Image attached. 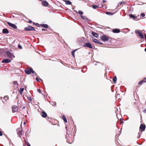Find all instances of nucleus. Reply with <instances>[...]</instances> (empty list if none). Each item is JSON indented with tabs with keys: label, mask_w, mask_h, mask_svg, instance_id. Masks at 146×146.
<instances>
[{
	"label": "nucleus",
	"mask_w": 146,
	"mask_h": 146,
	"mask_svg": "<svg viewBox=\"0 0 146 146\" xmlns=\"http://www.w3.org/2000/svg\"><path fill=\"white\" fill-rule=\"evenodd\" d=\"M36 81H37L39 82V81L38 78L37 77H36Z\"/></svg>",
	"instance_id": "nucleus-38"
},
{
	"label": "nucleus",
	"mask_w": 146,
	"mask_h": 146,
	"mask_svg": "<svg viewBox=\"0 0 146 146\" xmlns=\"http://www.w3.org/2000/svg\"><path fill=\"white\" fill-rule=\"evenodd\" d=\"M41 26L42 27L45 28H48V25L46 24H42Z\"/></svg>",
	"instance_id": "nucleus-18"
},
{
	"label": "nucleus",
	"mask_w": 146,
	"mask_h": 146,
	"mask_svg": "<svg viewBox=\"0 0 146 146\" xmlns=\"http://www.w3.org/2000/svg\"><path fill=\"white\" fill-rule=\"evenodd\" d=\"M64 1L67 5H70L72 4V2L69 1L64 0Z\"/></svg>",
	"instance_id": "nucleus-12"
},
{
	"label": "nucleus",
	"mask_w": 146,
	"mask_h": 146,
	"mask_svg": "<svg viewBox=\"0 0 146 146\" xmlns=\"http://www.w3.org/2000/svg\"><path fill=\"white\" fill-rule=\"evenodd\" d=\"M81 16L83 19H84V20H86L87 18L85 16Z\"/></svg>",
	"instance_id": "nucleus-31"
},
{
	"label": "nucleus",
	"mask_w": 146,
	"mask_h": 146,
	"mask_svg": "<svg viewBox=\"0 0 146 146\" xmlns=\"http://www.w3.org/2000/svg\"><path fill=\"white\" fill-rule=\"evenodd\" d=\"M119 96V94H118V95H117V96Z\"/></svg>",
	"instance_id": "nucleus-51"
},
{
	"label": "nucleus",
	"mask_w": 146,
	"mask_h": 146,
	"mask_svg": "<svg viewBox=\"0 0 146 146\" xmlns=\"http://www.w3.org/2000/svg\"><path fill=\"white\" fill-rule=\"evenodd\" d=\"M12 112L15 113L17 110V108L16 106H14L12 107Z\"/></svg>",
	"instance_id": "nucleus-9"
},
{
	"label": "nucleus",
	"mask_w": 146,
	"mask_h": 146,
	"mask_svg": "<svg viewBox=\"0 0 146 146\" xmlns=\"http://www.w3.org/2000/svg\"><path fill=\"white\" fill-rule=\"evenodd\" d=\"M3 135L2 132L0 131V136H2Z\"/></svg>",
	"instance_id": "nucleus-39"
},
{
	"label": "nucleus",
	"mask_w": 146,
	"mask_h": 146,
	"mask_svg": "<svg viewBox=\"0 0 146 146\" xmlns=\"http://www.w3.org/2000/svg\"><path fill=\"white\" fill-rule=\"evenodd\" d=\"M92 7L94 9H97V8H98L99 7L98 6L96 5H92Z\"/></svg>",
	"instance_id": "nucleus-22"
},
{
	"label": "nucleus",
	"mask_w": 146,
	"mask_h": 146,
	"mask_svg": "<svg viewBox=\"0 0 146 146\" xmlns=\"http://www.w3.org/2000/svg\"><path fill=\"white\" fill-rule=\"evenodd\" d=\"M40 80L42 81V80L41 79H40Z\"/></svg>",
	"instance_id": "nucleus-54"
},
{
	"label": "nucleus",
	"mask_w": 146,
	"mask_h": 146,
	"mask_svg": "<svg viewBox=\"0 0 146 146\" xmlns=\"http://www.w3.org/2000/svg\"><path fill=\"white\" fill-rule=\"evenodd\" d=\"M144 79L145 80H146V78H144Z\"/></svg>",
	"instance_id": "nucleus-49"
},
{
	"label": "nucleus",
	"mask_w": 146,
	"mask_h": 146,
	"mask_svg": "<svg viewBox=\"0 0 146 146\" xmlns=\"http://www.w3.org/2000/svg\"><path fill=\"white\" fill-rule=\"evenodd\" d=\"M97 43L101 44H102V43L100 41L98 40V41L97 42Z\"/></svg>",
	"instance_id": "nucleus-35"
},
{
	"label": "nucleus",
	"mask_w": 146,
	"mask_h": 146,
	"mask_svg": "<svg viewBox=\"0 0 146 146\" xmlns=\"http://www.w3.org/2000/svg\"><path fill=\"white\" fill-rule=\"evenodd\" d=\"M145 14L143 13H141L140 15V16L143 17H145Z\"/></svg>",
	"instance_id": "nucleus-30"
},
{
	"label": "nucleus",
	"mask_w": 146,
	"mask_h": 146,
	"mask_svg": "<svg viewBox=\"0 0 146 146\" xmlns=\"http://www.w3.org/2000/svg\"><path fill=\"white\" fill-rule=\"evenodd\" d=\"M21 125H22V123L21 124Z\"/></svg>",
	"instance_id": "nucleus-53"
},
{
	"label": "nucleus",
	"mask_w": 146,
	"mask_h": 146,
	"mask_svg": "<svg viewBox=\"0 0 146 146\" xmlns=\"http://www.w3.org/2000/svg\"><path fill=\"white\" fill-rule=\"evenodd\" d=\"M10 146H13V143L11 144V143H10Z\"/></svg>",
	"instance_id": "nucleus-41"
},
{
	"label": "nucleus",
	"mask_w": 146,
	"mask_h": 146,
	"mask_svg": "<svg viewBox=\"0 0 146 146\" xmlns=\"http://www.w3.org/2000/svg\"><path fill=\"white\" fill-rule=\"evenodd\" d=\"M92 34L96 38H98L99 36V35H98V34L93 32H92Z\"/></svg>",
	"instance_id": "nucleus-13"
},
{
	"label": "nucleus",
	"mask_w": 146,
	"mask_h": 146,
	"mask_svg": "<svg viewBox=\"0 0 146 146\" xmlns=\"http://www.w3.org/2000/svg\"><path fill=\"white\" fill-rule=\"evenodd\" d=\"M42 116L43 117H45L47 116V114L44 111H42L41 114Z\"/></svg>",
	"instance_id": "nucleus-15"
},
{
	"label": "nucleus",
	"mask_w": 146,
	"mask_h": 146,
	"mask_svg": "<svg viewBox=\"0 0 146 146\" xmlns=\"http://www.w3.org/2000/svg\"><path fill=\"white\" fill-rule=\"evenodd\" d=\"M42 4L45 7H47L49 5L48 2L46 1H44L42 2Z\"/></svg>",
	"instance_id": "nucleus-10"
},
{
	"label": "nucleus",
	"mask_w": 146,
	"mask_h": 146,
	"mask_svg": "<svg viewBox=\"0 0 146 146\" xmlns=\"http://www.w3.org/2000/svg\"><path fill=\"white\" fill-rule=\"evenodd\" d=\"M77 50V49H76L74 50L73 51H72V52L71 54L72 55V56L74 57V53Z\"/></svg>",
	"instance_id": "nucleus-25"
},
{
	"label": "nucleus",
	"mask_w": 146,
	"mask_h": 146,
	"mask_svg": "<svg viewBox=\"0 0 146 146\" xmlns=\"http://www.w3.org/2000/svg\"><path fill=\"white\" fill-rule=\"evenodd\" d=\"M29 22L30 23H31L32 22H31V21L30 20V21H29Z\"/></svg>",
	"instance_id": "nucleus-46"
},
{
	"label": "nucleus",
	"mask_w": 146,
	"mask_h": 146,
	"mask_svg": "<svg viewBox=\"0 0 146 146\" xmlns=\"http://www.w3.org/2000/svg\"><path fill=\"white\" fill-rule=\"evenodd\" d=\"M122 3V2L121 3H120V4H121Z\"/></svg>",
	"instance_id": "nucleus-52"
},
{
	"label": "nucleus",
	"mask_w": 146,
	"mask_h": 146,
	"mask_svg": "<svg viewBox=\"0 0 146 146\" xmlns=\"http://www.w3.org/2000/svg\"><path fill=\"white\" fill-rule=\"evenodd\" d=\"M37 91H38V92H39V93H41V91L40 90V89H38V90H37Z\"/></svg>",
	"instance_id": "nucleus-34"
},
{
	"label": "nucleus",
	"mask_w": 146,
	"mask_h": 146,
	"mask_svg": "<svg viewBox=\"0 0 146 146\" xmlns=\"http://www.w3.org/2000/svg\"><path fill=\"white\" fill-rule=\"evenodd\" d=\"M103 3H105L106 2V1L105 0H103Z\"/></svg>",
	"instance_id": "nucleus-44"
},
{
	"label": "nucleus",
	"mask_w": 146,
	"mask_h": 146,
	"mask_svg": "<svg viewBox=\"0 0 146 146\" xmlns=\"http://www.w3.org/2000/svg\"><path fill=\"white\" fill-rule=\"evenodd\" d=\"M3 33L4 34H7L9 33L8 30L6 29H4L3 30Z\"/></svg>",
	"instance_id": "nucleus-11"
},
{
	"label": "nucleus",
	"mask_w": 146,
	"mask_h": 146,
	"mask_svg": "<svg viewBox=\"0 0 146 146\" xmlns=\"http://www.w3.org/2000/svg\"><path fill=\"white\" fill-rule=\"evenodd\" d=\"M26 144L27 146H31L30 144L28 143H26Z\"/></svg>",
	"instance_id": "nucleus-36"
},
{
	"label": "nucleus",
	"mask_w": 146,
	"mask_h": 146,
	"mask_svg": "<svg viewBox=\"0 0 146 146\" xmlns=\"http://www.w3.org/2000/svg\"><path fill=\"white\" fill-rule=\"evenodd\" d=\"M7 54L8 57L11 59H12L13 58H15V56L13 55V54L10 51H7Z\"/></svg>",
	"instance_id": "nucleus-3"
},
{
	"label": "nucleus",
	"mask_w": 146,
	"mask_h": 146,
	"mask_svg": "<svg viewBox=\"0 0 146 146\" xmlns=\"http://www.w3.org/2000/svg\"><path fill=\"white\" fill-rule=\"evenodd\" d=\"M7 98V97H4L5 98Z\"/></svg>",
	"instance_id": "nucleus-50"
},
{
	"label": "nucleus",
	"mask_w": 146,
	"mask_h": 146,
	"mask_svg": "<svg viewBox=\"0 0 146 146\" xmlns=\"http://www.w3.org/2000/svg\"><path fill=\"white\" fill-rule=\"evenodd\" d=\"M145 124L143 125V124H141L139 128L140 129H141V131H144L145 130Z\"/></svg>",
	"instance_id": "nucleus-7"
},
{
	"label": "nucleus",
	"mask_w": 146,
	"mask_h": 146,
	"mask_svg": "<svg viewBox=\"0 0 146 146\" xmlns=\"http://www.w3.org/2000/svg\"><path fill=\"white\" fill-rule=\"evenodd\" d=\"M129 17L130 18H133L135 20H136L135 19L137 18V17H136L135 16L131 14L129 15Z\"/></svg>",
	"instance_id": "nucleus-19"
},
{
	"label": "nucleus",
	"mask_w": 146,
	"mask_h": 146,
	"mask_svg": "<svg viewBox=\"0 0 146 146\" xmlns=\"http://www.w3.org/2000/svg\"><path fill=\"white\" fill-rule=\"evenodd\" d=\"M42 31H44V30H45V29H42Z\"/></svg>",
	"instance_id": "nucleus-48"
},
{
	"label": "nucleus",
	"mask_w": 146,
	"mask_h": 146,
	"mask_svg": "<svg viewBox=\"0 0 146 146\" xmlns=\"http://www.w3.org/2000/svg\"><path fill=\"white\" fill-rule=\"evenodd\" d=\"M106 14H108V15H109V14H110L111 15H112V14H111L110 12H106Z\"/></svg>",
	"instance_id": "nucleus-37"
},
{
	"label": "nucleus",
	"mask_w": 146,
	"mask_h": 146,
	"mask_svg": "<svg viewBox=\"0 0 146 146\" xmlns=\"http://www.w3.org/2000/svg\"><path fill=\"white\" fill-rule=\"evenodd\" d=\"M14 84L15 85V87L17 88L18 86V84L17 81H14L13 82Z\"/></svg>",
	"instance_id": "nucleus-26"
},
{
	"label": "nucleus",
	"mask_w": 146,
	"mask_h": 146,
	"mask_svg": "<svg viewBox=\"0 0 146 146\" xmlns=\"http://www.w3.org/2000/svg\"><path fill=\"white\" fill-rule=\"evenodd\" d=\"M113 32L114 33H119V32H120V31L119 29H113Z\"/></svg>",
	"instance_id": "nucleus-14"
},
{
	"label": "nucleus",
	"mask_w": 146,
	"mask_h": 146,
	"mask_svg": "<svg viewBox=\"0 0 146 146\" xmlns=\"http://www.w3.org/2000/svg\"><path fill=\"white\" fill-rule=\"evenodd\" d=\"M138 135H139L138 138H140V136L141 135V133H139Z\"/></svg>",
	"instance_id": "nucleus-40"
},
{
	"label": "nucleus",
	"mask_w": 146,
	"mask_h": 146,
	"mask_svg": "<svg viewBox=\"0 0 146 146\" xmlns=\"http://www.w3.org/2000/svg\"><path fill=\"white\" fill-rule=\"evenodd\" d=\"M145 51L146 52V48L145 49Z\"/></svg>",
	"instance_id": "nucleus-47"
},
{
	"label": "nucleus",
	"mask_w": 146,
	"mask_h": 146,
	"mask_svg": "<svg viewBox=\"0 0 146 146\" xmlns=\"http://www.w3.org/2000/svg\"><path fill=\"white\" fill-rule=\"evenodd\" d=\"M7 24H8L9 25L11 26V27H13V28L17 29V26L14 24L11 23L9 22H7Z\"/></svg>",
	"instance_id": "nucleus-5"
},
{
	"label": "nucleus",
	"mask_w": 146,
	"mask_h": 146,
	"mask_svg": "<svg viewBox=\"0 0 146 146\" xmlns=\"http://www.w3.org/2000/svg\"><path fill=\"white\" fill-rule=\"evenodd\" d=\"M142 31L139 30H136L135 33L136 34H138L140 38L141 39L144 38V36L142 34Z\"/></svg>",
	"instance_id": "nucleus-1"
},
{
	"label": "nucleus",
	"mask_w": 146,
	"mask_h": 146,
	"mask_svg": "<svg viewBox=\"0 0 146 146\" xmlns=\"http://www.w3.org/2000/svg\"><path fill=\"white\" fill-rule=\"evenodd\" d=\"M25 30L26 31H35V28L31 26H28L27 27L25 28Z\"/></svg>",
	"instance_id": "nucleus-2"
},
{
	"label": "nucleus",
	"mask_w": 146,
	"mask_h": 146,
	"mask_svg": "<svg viewBox=\"0 0 146 146\" xmlns=\"http://www.w3.org/2000/svg\"><path fill=\"white\" fill-rule=\"evenodd\" d=\"M84 46V47H88L90 48H92L91 45L89 42L85 43Z\"/></svg>",
	"instance_id": "nucleus-6"
},
{
	"label": "nucleus",
	"mask_w": 146,
	"mask_h": 146,
	"mask_svg": "<svg viewBox=\"0 0 146 146\" xmlns=\"http://www.w3.org/2000/svg\"><path fill=\"white\" fill-rule=\"evenodd\" d=\"M26 122H24V123H23V124L24 125H26Z\"/></svg>",
	"instance_id": "nucleus-45"
},
{
	"label": "nucleus",
	"mask_w": 146,
	"mask_h": 146,
	"mask_svg": "<svg viewBox=\"0 0 146 146\" xmlns=\"http://www.w3.org/2000/svg\"><path fill=\"white\" fill-rule=\"evenodd\" d=\"M24 90V88H20V89L19 93L20 94H22L23 91Z\"/></svg>",
	"instance_id": "nucleus-27"
},
{
	"label": "nucleus",
	"mask_w": 146,
	"mask_h": 146,
	"mask_svg": "<svg viewBox=\"0 0 146 146\" xmlns=\"http://www.w3.org/2000/svg\"><path fill=\"white\" fill-rule=\"evenodd\" d=\"M78 13L82 15L83 14V12L80 10H79L78 11Z\"/></svg>",
	"instance_id": "nucleus-29"
},
{
	"label": "nucleus",
	"mask_w": 146,
	"mask_h": 146,
	"mask_svg": "<svg viewBox=\"0 0 146 146\" xmlns=\"http://www.w3.org/2000/svg\"><path fill=\"white\" fill-rule=\"evenodd\" d=\"M101 38L102 40L104 41H106L109 39L108 37L106 35L102 36Z\"/></svg>",
	"instance_id": "nucleus-4"
},
{
	"label": "nucleus",
	"mask_w": 146,
	"mask_h": 146,
	"mask_svg": "<svg viewBox=\"0 0 146 146\" xmlns=\"http://www.w3.org/2000/svg\"><path fill=\"white\" fill-rule=\"evenodd\" d=\"M62 119L64 120V122H65L66 123H67V119L64 115H63L62 116Z\"/></svg>",
	"instance_id": "nucleus-23"
},
{
	"label": "nucleus",
	"mask_w": 146,
	"mask_h": 146,
	"mask_svg": "<svg viewBox=\"0 0 146 146\" xmlns=\"http://www.w3.org/2000/svg\"><path fill=\"white\" fill-rule=\"evenodd\" d=\"M11 62V60L8 59H5L2 60V62L3 63H9Z\"/></svg>",
	"instance_id": "nucleus-8"
},
{
	"label": "nucleus",
	"mask_w": 146,
	"mask_h": 146,
	"mask_svg": "<svg viewBox=\"0 0 146 146\" xmlns=\"http://www.w3.org/2000/svg\"><path fill=\"white\" fill-rule=\"evenodd\" d=\"M25 71L26 74H31L29 69H25Z\"/></svg>",
	"instance_id": "nucleus-17"
},
{
	"label": "nucleus",
	"mask_w": 146,
	"mask_h": 146,
	"mask_svg": "<svg viewBox=\"0 0 146 146\" xmlns=\"http://www.w3.org/2000/svg\"><path fill=\"white\" fill-rule=\"evenodd\" d=\"M19 129H17V133L18 134V135H21L22 134V131H20Z\"/></svg>",
	"instance_id": "nucleus-16"
},
{
	"label": "nucleus",
	"mask_w": 146,
	"mask_h": 146,
	"mask_svg": "<svg viewBox=\"0 0 146 146\" xmlns=\"http://www.w3.org/2000/svg\"><path fill=\"white\" fill-rule=\"evenodd\" d=\"M18 47H19V48L20 49H22V46L21 45H20L19 44L18 45Z\"/></svg>",
	"instance_id": "nucleus-33"
},
{
	"label": "nucleus",
	"mask_w": 146,
	"mask_h": 146,
	"mask_svg": "<svg viewBox=\"0 0 146 146\" xmlns=\"http://www.w3.org/2000/svg\"><path fill=\"white\" fill-rule=\"evenodd\" d=\"M145 82V81H144L143 80H142L140 81L138 83L139 85H141L143 83Z\"/></svg>",
	"instance_id": "nucleus-24"
},
{
	"label": "nucleus",
	"mask_w": 146,
	"mask_h": 146,
	"mask_svg": "<svg viewBox=\"0 0 146 146\" xmlns=\"http://www.w3.org/2000/svg\"><path fill=\"white\" fill-rule=\"evenodd\" d=\"M145 41L146 42V34H145Z\"/></svg>",
	"instance_id": "nucleus-42"
},
{
	"label": "nucleus",
	"mask_w": 146,
	"mask_h": 146,
	"mask_svg": "<svg viewBox=\"0 0 146 146\" xmlns=\"http://www.w3.org/2000/svg\"><path fill=\"white\" fill-rule=\"evenodd\" d=\"M117 77H116V76H115L113 77V82H114V84H115L116 83V81H117Z\"/></svg>",
	"instance_id": "nucleus-20"
},
{
	"label": "nucleus",
	"mask_w": 146,
	"mask_h": 146,
	"mask_svg": "<svg viewBox=\"0 0 146 146\" xmlns=\"http://www.w3.org/2000/svg\"><path fill=\"white\" fill-rule=\"evenodd\" d=\"M27 100L29 102H31V101H32L31 98V97H28L27 98Z\"/></svg>",
	"instance_id": "nucleus-32"
},
{
	"label": "nucleus",
	"mask_w": 146,
	"mask_h": 146,
	"mask_svg": "<svg viewBox=\"0 0 146 146\" xmlns=\"http://www.w3.org/2000/svg\"><path fill=\"white\" fill-rule=\"evenodd\" d=\"M92 38L93 41L94 42L96 43H97V42H98V40L97 39H95L94 38Z\"/></svg>",
	"instance_id": "nucleus-28"
},
{
	"label": "nucleus",
	"mask_w": 146,
	"mask_h": 146,
	"mask_svg": "<svg viewBox=\"0 0 146 146\" xmlns=\"http://www.w3.org/2000/svg\"><path fill=\"white\" fill-rule=\"evenodd\" d=\"M143 112L146 113V109L143 111Z\"/></svg>",
	"instance_id": "nucleus-43"
},
{
	"label": "nucleus",
	"mask_w": 146,
	"mask_h": 146,
	"mask_svg": "<svg viewBox=\"0 0 146 146\" xmlns=\"http://www.w3.org/2000/svg\"><path fill=\"white\" fill-rule=\"evenodd\" d=\"M29 70L30 72V73L31 72L33 74L35 73V72L33 70V69L31 68L30 67V68H29Z\"/></svg>",
	"instance_id": "nucleus-21"
}]
</instances>
